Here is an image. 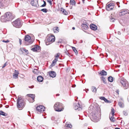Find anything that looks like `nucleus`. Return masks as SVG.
<instances>
[{"label":"nucleus","instance_id":"nucleus-3","mask_svg":"<svg viewBox=\"0 0 129 129\" xmlns=\"http://www.w3.org/2000/svg\"><path fill=\"white\" fill-rule=\"evenodd\" d=\"M120 82L125 89L128 88L129 85L128 82L124 78H121L120 79Z\"/></svg>","mask_w":129,"mask_h":129},{"label":"nucleus","instance_id":"nucleus-19","mask_svg":"<svg viewBox=\"0 0 129 129\" xmlns=\"http://www.w3.org/2000/svg\"><path fill=\"white\" fill-rule=\"evenodd\" d=\"M90 28L91 29L94 30H95L97 29L96 26L93 24H91L90 25Z\"/></svg>","mask_w":129,"mask_h":129},{"label":"nucleus","instance_id":"nucleus-14","mask_svg":"<svg viewBox=\"0 0 129 129\" xmlns=\"http://www.w3.org/2000/svg\"><path fill=\"white\" fill-rule=\"evenodd\" d=\"M75 110H78V111L81 110L82 108L80 107V105L79 103H77L75 106L74 107Z\"/></svg>","mask_w":129,"mask_h":129},{"label":"nucleus","instance_id":"nucleus-16","mask_svg":"<svg viewBox=\"0 0 129 129\" xmlns=\"http://www.w3.org/2000/svg\"><path fill=\"white\" fill-rule=\"evenodd\" d=\"M49 74L50 76L53 78L55 77L56 75L55 72L53 71L49 72Z\"/></svg>","mask_w":129,"mask_h":129},{"label":"nucleus","instance_id":"nucleus-6","mask_svg":"<svg viewBox=\"0 0 129 129\" xmlns=\"http://www.w3.org/2000/svg\"><path fill=\"white\" fill-rule=\"evenodd\" d=\"M24 43L26 45H30L33 43V41L31 39V37L29 35L25 36L24 38Z\"/></svg>","mask_w":129,"mask_h":129},{"label":"nucleus","instance_id":"nucleus-18","mask_svg":"<svg viewBox=\"0 0 129 129\" xmlns=\"http://www.w3.org/2000/svg\"><path fill=\"white\" fill-rule=\"evenodd\" d=\"M7 20L5 15L4 16H2L1 17V20L2 22H5L7 21Z\"/></svg>","mask_w":129,"mask_h":129},{"label":"nucleus","instance_id":"nucleus-20","mask_svg":"<svg viewBox=\"0 0 129 129\" xmlns=\"http://www.w3.org/2000/svg\"><path fill=\"white\" fill-rule=\"evenodd\" d=\"M99 74L101 76H106L107 74V72L104 70H102L100 73Z\"/></svg>","mask_w":129,"mask_h":129},{"label":"nucleus","instance_id":"nucleus-17","mask_svg":"<svg viewBox=\"0 0 129 129\" xmlns=\"http://www.w3.org/2000/svg\"><path fill=\"white\" fill-rule=\"evenodd\" d=\"M15 71H16L15 73L13 74V76L14 78L17 79L18 77V75L19 73L18 71H16V70H15Z\"/></svg>","mask_w":129,"mask_h":129},{"label":"nucleus","instance_id":"nucleus-50","mask_svg":"<svg viewBox=\"0 0 129 129\" xmlns=\"http://www.w3.org/2000/svg\"><path fill=\"white\" fill-rule=\"evenodd\" d=\"M19 42H20V45H21L22 44V43H21L22 41H21V39H19Z\"/></svg>","mask_w":129,"mask_h":129},{"label":"nucleus","instance_id":"nucleus-7","mask_svg":"<svg viewBox=\"0 0 129 129\" xmlns=\"http://www.w3.org/2000/svg\"><path fill=\"white\" fill-rule=\"evenodd\" d=\"M7 19V21L11 20L13 19L14 17L12 15V14L10 12H7L5 15Z\"/></svg>","mask_w":129,"mask_h":129},{"label":"nucleus","instance_id":"nucleus-33","mask_svg":"<svg viewBox=\"0 0 129 129\" xmlns=\"http://www.w3.org/2000/svg\"><path fill=\"white\" fill-rule=\"evenodd\" d=\"M109 118L110 120L111 121L113 122L115 121V119H114V117L113 116H112L111 117H110V115L109 116Z\"/></svg>","mask_w":129,"mask_h":129},{"label":"nucleus","instance_id":"nucleus-1","mask_svg":"<svg viewBox=\"0 0 129 129\" xmlns=\"http://www.w3.org/2000/svg\"><path fill=\"white\" fill-rule=\"evenodd\" d=\"M17 106L19 110L22 109L25 106L23 100L21 97H19L17 99Z\"/></svg>","mask_w":129,"mask_h":129},{"label":"nucleus","instance_id":"nucleus-49","mask_svg":"<svg viewBox=\"0 0 129 129\" xmlns=\"http://www.w3.org/2000/svg\"><path fill=\"white\" fill-rule=\"evenodd\" d=\"M116 4L117 5L118 7H120V6L119 5V2H117L116 3Z\"/></svg>","mask_w":129,"mask_h":129},{"label":"nucleus","instance_id":"nucleus-28","mask_svg":"<svg viewBox=\"0 0 129 129\" xmlns=\"http://www.w3.org/2000/svg\"><path fill=\"white\" fill-rule=\"evenodd\" d=\"M101 81H102L105 84L106 83L105 78L104 77H101Z\"/></svg>","mask_w":129,"mask_h":129},{"label":"nucleus","instance_id":"nucleus-35","mask_svg":"<svg viewBox=\"0 0 129 129\" xmlns=\"http://www.w3.org/2000/svg\"><path fill=\"white\" fill-rule=\"evenodd\" d=\"M114 110L113 108H112L111 109V114L113 116H114Z\"/></svg>","mask_w":129,"mask_h":129},{"label":"nucleus","instance_id":"nucleus-22","mask_svg":"<svg viewBox=\"0 0 129 129\" xmlns=\"http://www.w3.org/2000/svg\"><path fill=\"white\" fill-rule=\"evenodd\" d=\"M53 30L54 33H57L59 31V29L58 27H56L53 28Z\"/></svg>","mask_w":129,"mask_h":129},{"label":"nucleus","instance_id":"nucleus-61","mask_svg":"<svg viewBox=\"0 0 129 129\" xmlns=\"http://www.w3.org/2000/svg\"><path fill=\"white\" fill-rule=\"evenodd\" d=\"M68 7L67 6L66 7Z\"/></svg>","mask_w":129,"mask_h":129},{"label":"nucleus","instance_id":"nucleus-54","mask_svg":"<svg viewBox=\"0 0 129 129\" xmlns=\"http://www.w3.org/2000/svg\"><path fill=\"white\" fill-rule=\"evenodd\" d=\"M72 29H74H74H75V27H72Z\"/></svg>","mask_w":129,"mask_h":129},{"label":"nucleus","instance_id":"nucleus-52","mask_svg":"<svg viewBox=\"0 0 129 129\" xmlns=\"http://www.w3.org/2000/svg\"><path fill=\"white\" fill-rule=\"evenodd\" d=\"M59 95V94H56V96H58Z\"/></svg>","mask_w":129,"mask_h":129},{"label":"nucleus","instance_id":"nucleus-5","mask_svg":"<svg viewBox=\"0 0 129 129\" xmlns=\"http://www.w3.org/2000/svg\"><path fill=\"white\" fill-rule=\"evenodd\" d=\"M12 23L14 27L16 28H20L22 26L20 21L18 18L12 22Z\"/></svg>","mask_w":129,"mask_h":129},{"label":"nucleus","instance_id":"nucleus-15","mask_svg":"<svg viewBox=\"0 0 129 129\" xmlns=\"http://www.w3.org/2000/svg\"><path fill=\"white\" fill-rule=\"evenodd\" d=\"M40 49V47L38 45H36L34 47L32 48L31 50L33 51L36 52Z\"/></svg>","mask_w":129,"mask_h":129},{"label":"nucleus","instance_id":"nucleus-11","mask_svg":"<svg viewBox=\"0 0 129 129\" xmlns=\"http://www.w3.org/2000/svg\"><path fill=\"white\" fill-rule=\"evenodd\" d=\"M129 11L127 10L124 9L119 12V15L120 16L124 15L128 13H129Z\"/></svg>","mask_w":129,"mask_h":129},{"label":"nucleus","instance_id":"nucleus-38","mask_svg":"<svg viewBox=\"0 0 129 129\" xmlns=\"http://www.w3.org/2000/svg\"><path fill=\"white\" fill-rule=\"evenodd\" d=\"M72 49H73V50L75 52V54H76H76H77V50L76 49V48L75 47H72Z\"/></svg>","mask_w":129,"mask_h":129},{"label":"nucleus","instance_id":"nucleus-31","mask_svg":"<svg viewBox=\"0 0 129 129\" xmlns=\"http://www.w3.org/2000/svg\"><path fill=\"white\" fill-rule=\"evenodd\" d=\"M0 115H2L4 116H7V114L5 113L2 111H0Z\"/></svg>","mask_w":129,"mask_h":129},{"label":"nucleus","instance_id":"nucleus-34","mask_svg":"<svg viewBox=\"0 0 129 129\" xmlns=\"http://www.w3.org/2000/svg\"><path fill=\"white\" fill-rule=\"evenodd\" d=\"M21 51L23 52H25L27 53L28 52V50L26 49L25 48H21Z\"/></svg>","mask_w":129,"mask_h":129},{"label":"nucleus","instance_id":"nucleus-26","mask_svg":"<svg viewBox=\"0 0 129 129\" xmlns=\"http://www.w3.org/2000/svg\"><path fill=\"white\" fill-rule=\"evenodd\" d=\"M70 5H75L76 4V2L74 0H70Z\"/></svg>","mask_w":129,"mask_h":129},{"label":"nucleus","instance_id":"nucleus-25","mask_svg":"<svg viewBox=\"0 0 129 129\" xmlns=\"http://www.w3.org/2000/svg\"><path fill=\"white\" fill-rule=\"evenodd\" d=\"M81 25L82 28L84 29H87L88 28V26L86 24H83Z\"/></svg>","mask_w":129,"mask_h":129},{"label":"nucleus","instance_id":"nucleus-60","mask_svg":"<svg viewBox=\"0 0 129 129\" xmlns=\"http://www.w3.org/2000/svg\"><path fill=\"white\" fill-rule=\"evenodd\" d=\"M68 7L67 6L66 7Z\"/></svg>","mask_w":129,"mask_h":129},{"label":"nucleus","instance_id":"nucleus-46","mask_svg":"<svg viewBox=\"0 0 129 129\" xmlns=\"http://www.w3.org/2000/svg\"><path fill=\"white\" fill-rule=\"evenodd\" d=\"M47 2H49V3H50L51 5L52 4V2L50 0H48Z\"/></svg>","mask_w":129,"mask_h":129},{"label":"nucleus","instance_id":"nucleus-9","mask_svg":"<svg viewBox=\"0 0 129 129\" xmlns=\"http://www.w3.org/2000/svg\"><path fill=\"white\" fill-rule=\"evenodd\" d=\"M114 4L113 3H110L106 7L108 11H110L113 9L114 7Z\"/></svg>","mask_w":129,"mask_h":129},{"label":"nucleus","instance_id":"nucleus-56","mask_svg":"<svg viewBox=\"0 0 129 129\" xmlns=\"http://www.w3.org/2000/svg\"><path fill=\"white\" fill-rule=\"evenodd\" d=\"M120 33V32H118V34H119V33Z\"/></svg>","mask_w":129,"mask_h":129},{"label":"nucleus","instance_id":"nucleus-2","mask_svg":"<svg viewBox=\"0 0 129 129\" xmlns=\"http://www.w3.org/2000/svg\"><path fill=\"white\" fill-rule=\"evenodd\" d=\"M54 107L55 110L58 112H60L63 109L62 104L58 102L56 103L54 105Z\"/></svg>","mask_w":129,"mask_h":129},{"label":"nucleus","instance_id":"nucleus-51","mask_svg":"<svg viewBox=\"0 0 129 129\" xmlns=\"http://www.w3.org/2000/svg\"><path fill=\"white\" fill-rule=\"evenodd\" d=\"M3 2V0H0V2H3Z\"/></svg>","mask_w":129,"mask_h":129},{"label":"nucleus","instance_id":"nucleus-36","mask_svg":"<svg viewBox=\"0 0 129 129\" xmlns=\"http://www.w3.org/2000/svg\"><path fill=\"white\" fill-rule=\"evenodd\" d=\"M66 126L70 128H71L72 127V125L71 124L66 123Z\"/></svg>","mask_w":129,"mask_h":129},{"label":"nucleus","instance_id":"nucleus-13","mask_svg":"<svg viewBox=\"0 0 129 129\" xmlns=\"http://www.w3.org/2000/svg\"><path fill=\"white\" fill-rule=\"evenodd\" d=\"M38 0H31L30 4L32 6L37 7V5L38 4Z\"/></svg>","mask_w":129,"mask_h":129},{"label":"nucleus","instance_id":"nucleus-44","mask_svg":"<svg viewBox=\"0 0 129 129\" xmlns=\"http://www.w3.org/2000/svg\"><path fill=\"white\" fill-rule=\"evenodd\" d=\"M64 52L66 53V54L68 55L69 56V53L68 51L67 50L66 51Z\"/></svg>","mask_w":129,"mask_h":129},{"label":"nucleus","instance_id":"nucleus-59","mask_svg":"<svg viewBox=\"0 0 129 129\" xmlns=\"http://www.w3.org/2000/svg\"><path fill=\"white\" fill-rule=\"evenodd\" d=\"M83 76H84V74L83 75Z\"/></svg>","mask_w":129,"mask_h":129},{"label":"nucleus","instance_id":"nucleus-10","mask_svg":"<svg viewBox=\"0 0 129 129\" xmlns=\"http://www.w3.org/2000/svg\"><path fill=\"white\" fill-rule=\"evenodd\" d=\"M27 96H28L29 98H28V99L29 100V99H30V98L31 99V100L30 101H29L30 102H33L35 101L34 99L35 97V95L34 94H29L27 95Z\"/></svg>","mask_w":129,"mask_h":129},{"label":"nucleus","instance_id":"nucleus-37","mask_svg":"<svg viewBox=\"0 0 129 129\" xmlns=\"http://www.w3.org/2000/svg\"><path fill=\"white\" fill-rule=\"evenodd\" d=\"M33 72L34 73L36 74H38V70L36 69H34V70L33 71Z\"/></svg>","mask_w":129,"mask_h":129},{"label":"nucleus","instance_id":"nucleus-45","mask_svg":"<svg viewBox=\"0 0 129 129\" xmlns=\"http://www.w3.org/2000/svg\"><path fill=\"white\" fill-rule=\"evenodd\" d=\"M55 57H56L58 58H59V54L58 53L57 54V55L55 56Z\"/></svg>","mask_w":129,"mask_h":129},{"label":"nucleus","instance_id":"nucleus-40","mask_svg":"<svg viewBox=\"0 0 129 129\" xmlns=\"http://www.w3.org/2000/svg\"><path fill=\"white\" fill-rule=\"evenodd\" d=\"M51 119L52 120H55V121H57V120L56 119V118H55L54 117H52V118H51Z\"/></svg>","mask_w":129,"mask_h":129},{"label":"nucleus","instance_id":"nucleus-42","mask_svg":"<svg viewBox=\"0 0 129 129\" xmlns=\"http://www.w3.org/2000/svg\"><path fill=\"white\" fill-rule=\"evenodd\" d=\"M110 19V21H111V22H114V21L115 20V19L114 18H111Z\"/></svg>","mask_w":129,"mask_h":129},{"label":"nucleus","instance_id":"nucleus-48","mask_svg":"<svg viewBox=\"0 0 129 129\" xmlns=\"http://www.w3.org/2000/svg\"><path fill=\"white\" fill-rule=\"evenodd\" d=\"M46 4H45V3H44V4H43V5H42L41 6V7H45V6H46Z\"/></svg>","mask_w":129,"mask_h":129},{"label":"nucleus","instance_id":"nucleus-53","mask_svg":"<svg viewBox=\"0 0 129 129\" xmlns=\"http://www.w3.org/2000/svg\"><path fill=\"white\" fill-rule=\"evenodd\" d=\"M115 129H120V128L117 127V128H115Z\"/></svg>","mask_w":129,"mask_h":129},{"label":"nucleus","instance_id":"nucleus-29","mask_svg":"<svg viewBox=\"0 0 129 129\" xmlns=\"http://www.w3.org/2000/svg\"><path fill=\"white\" fill-rule=\"evenodd\" d=\"M91 90L92 92L96 93V89L94 86H92L91 88Z\"/></svg>","mask_w":129,"mask_h":129},{"label":"nucleus","instance_id":"nucleus-43","mask_svg":"<svg viewBox=\"0 0 129 129\" xmlns=\"http://www.w3.org/2000/svg\"><path fill=\"white\" fill-rule=\"evenodd\" d=\"M2 42H3L5 43H8L9 42V41L8 40H7L6 41H5L4 40H3L2 41Z\"/></svg>","mask_w":129,"mask_h":129},{"label":"nucleus","instance_id":"nucleus-27","mask_svg":"<svg viewBox=\"0 0 129 129\" xmlns=\"http://www.w3.org/2000/svg\"><path fill=\"white\" fill-rule=\"evenodd\" d=\"M7 0H4L3 2H0V8H2L3 6V3H5L7 2Z\"/></svg>","mask_w":129,"mask_h":129},{"label":"nucleus","instance_id":"nucleus-41","mask_svg":"<svg viewBox=\"0 0 129 129\" xmlns=\"http://www.w3.org/2000/svg\"><path fill=\"white\" fill-rule=\"evenodd\" d=\"M7 62H8L7 61L4 64V66L2 67L3 68H4V67H6V65H7Z\"/></svg>","mask_w":129,"mask_h":129},{"label":"nucleus","instance_id":"nucleus-39","mask_svg":"<svg viewBox=\"0 0 129 129\" xmlns=\"http://www.w3.org/2000/svg\"><path fill=\"white\" fill-rule=\"evenodd\" d=\"M41 11L45 13L47 12V10L46 9H41Z\"/></svg>","mask_w":129,"mask_h":129},{"label":"nucleus","instance_id":"nucleus-47","mask_svg":"<svg viewBox=\"0 0 129 129\" xmlns=\"http://www.w3.org/2000/svg\"><path fill=\"white\" fill-rule=\"evenodd\" d=\"M123 113L124 115L126 116L127 115V113H126V112L124 111Z\"/></svg>","mask_w":129,"mask_h":129},{"label":"nucleus","instance_id":"nucleus-24","mask_svg":"<svg viewBox=\"0 0 129 129\" xmlns=\"http://www.w3.org/2000/svg\"><path fill=\"white\" fill-rule=\"evenodd\" d=\"M61 11L62 12V13L66 15H67L68 14V12L66 11L65 9H63L61 8Z\"/></svg>","mask_w":129,"mask_h":129},{"label":"nucleus","instance_id":"nucleus-4","mask_svg":"<svg viewBox=\"0 0 129 129\" xmlns=\"http://www.w3.org/2000/svg\"><path fill=\"white\" fill-rule=\"evenodd\" d=\"M55 40V38L54 36H50L47 38V40L46 42V45H48L54 42Z\"/></svg>","mask_w":129,"mask_h":129},{"label":"nucleus","instance_id":"nucleus-55","mask_svg":"<svg viewBox=\"0 0 129 129\" xmlns=\"http://www.w3.org/2000/svg\"><path fill=\"white\" fill-rule=\"evenodd\" d=\"M44 3H45V4H46V2H45V1H44Z\"/></svg>","mask_w":129,"mask_h":129},{"label":"nucleus","instance_id":"nucleus-58","mask_svg":"<svg viewBox=\"0 0 129 129\" xmlns=\"http://www.w3.org/2000/svg\"><path fill=\"white\" fill-rule=\"evenodd\" d=\"M28 112L29 113V114H30V112L29 111Z\"/></svg>","mask_w":129,"mask_h":129},{"label":"nucleus","instance_id":"nucleus-57","mask_svg":"<svg viewBox=\"0 0 129 129\" xmlns=\"http://www.w3.org/2000/svg\"><path fill=\"white\" fill-rule=\"evenodd\" d=\"M75 100L76 101H77V99H75Z\"/></svg>","mask_w":129,"mask_h":129},{"label":"nucleus","instance_id":"nucleus-23","mask_svg":"<svg viewBox=\"0 0 129 129\" xmlns=\"http://www.w3.org/2000/svg\"><path fill=\"white\" fill-rule=\"evenodd\" d=\"M100 99L103 100L106 103H109L110 102L108 100L105 98V97L103 96L100 97Z\"/></svg>","mask_w":129,"mask_h":129},{"label":"nucleus","instance_id":"nucleus-62","mask_svg":"<svg viewBox=\"0 0 129 129\" xmlns=\"http://www.w3.org/2000/svg\"><path fill=\"white\" fill-rule=\"evenodd\" d=\"M83 1V0H82Z\"/></svg>","mask_w":129,"mask_h":129},{"label":"nucleus","instance_id":"nucleus-32","mask_svg":"<svg viewBox=\"0 0 129 129\" xmlns=\"http://www.w3.org/2000/svg\"><path fill=\"white\" fill-rule=\"evenodd\" d=\"M118 105L120 107L122 108L124 106V105L123 103L119 102L118 103Z\"/></svg>","mask_w":129,"mask_h":129},{"label":"nucleus","instance_id":"nucleus-12","mask_svg":"<svg viewBox=\"0 0 129 129\" xmlns=\"http://www.w3.org/2000/svg\"><path fill=\"white\" fill-rule=\"evenodd\" d=\"M55 57V58L54 59L53 61L52 62L50 66V68L52 67L55 65V64L56 63L57 61L58 60V58H59L56 57Z\"/></svg>","mask_w":129,"mask_h":129},{"label":"nucleus","instance_id":"nucleus-8","mask_svg":"<svg viewBox=\"0 0 129 129\" xmlns=\"http://www.w3.org/2000/svg\"><path fill=\"white\" fill-rule=\"evenodd\" d=\"M45 107L44 106L40 105L38 106L36 108V110L38 112H42L44 111Z\"/></svg>","mask_w":129,"mask_h":129},{"label":"nucleus","instance_id":"nucleus-21","mask_svg":"<svg viewBox=\"0 0 129 129\" xmlns=\"http://www.w3.org/2000/svg\"><path fill=\"white\" fill-rule=\"evenodd\" d=\"M37 80L38 81L42 82L43 80V78L42 76H39L37 77Z\"/></svg>","mask_w":129,"mask_h":129},{"label":"nucleus","instance_id":"nucleus-30","mask_svg":"<svg viewBox=\"0 0 129 129\" xmlns=\"http://www.w3.org/2000/svg\"><path fill=\"white\" fill-rule=\"evenodd\" d=\"M108 80L109 81L112 82L113 81V78L111 76H110L108 78Z\"/></svg>","mask_w":129,"mask_h":129}]
</instances>
